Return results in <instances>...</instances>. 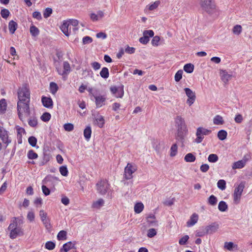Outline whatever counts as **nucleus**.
I'll return each instance as SVG.
<instances>
[{
  "label": "nucleus",
  "instance_id": "obj_32",
  "mask_svg": "<svg viewBox=\"0 0 252 252\" xmlns=\"http://www.w3.org/2000/svg\"><path fill=\"white\" fill-rule=\"evenodd\" d=\"M28 124L32 127H35L37 125L36 117L34 116L30 117V118L28 120Z\"/></svg>",
  "mask_w": 252,
  "mask_h": 252
},
{
  "label": "nucleus",
  "instance_id": "obj_14",
  "mask_svg": "<svg viewBox=\"0 0 252 252\" xmlns=\"http://www.w3.org/2000/svg\"><path fill=\"white\" fill-rule=\"evenodd\" d=\"M96 108H100L105 104L106 97L103 95L94 96Z\"/></svg>",
  "mask_w": 252,
  "mask_h": 252
},
{
  "label": "nucleus",
  "instance_id": "obj_5",
  "mask_svg": "<svg viewBox=\"0 0 252 252\" xmlns=\"http://www.w3.org/2000/svg\"><path fill=\"white\" fill-rule=\"evenodd\" d=\"M200 4L202 9L209 14H211L215 10L216 5L213 0H199Z\"/></svg>",
  "mask_w": 252,
  "mask_h": 252
},
{
  "label": "nucleus",
  "instance_id": "obj_48",
  "mask_svg": "<svg viewBox=\"0 0 252 252\" xmlns=\"http://www.w3.org/2000/svg\"><path fill=\"white\" fill-rule=\"evenodd\" d=\"M28 141H29V144L32 147H34L36 146V144L37 143V139L34 136H30L28 139Z\"/></svg>",
  "mask_w": 252,
  "mask_h": 252
},
{
  "label": "nucleus",
  "instance_id": "obj_20",
  "mask_svg": "<svg viewBox=\"0 0 252 252\" xmlns=\"http://www.w3.org/2000/svg\"><path fill=\"white\" fill-rule=\"evenodd\" d=\"M147 222L151 226H157L158 223L157 221L156 220V218L154 215L150 214L147 217Z\"/></svg>",
  "mask_w": 252,
  "mask_h": 252
},
{
  "label": "nucleus",
  "instance_id": "obj_22",
  "mask_svg": "<svg viewBox=\"0 0 252 252\" xmlns=\"http://www.w3.org/2000/svg\"><path fill=\"white\" fill-rule=\"evenodd\" d=\"M246 164L242 160H238L233 163L232 168L233 169H241L245 166Z\"/></svg>",
  "mask_w": 252,
  "mask_h": 252
},
{
  "label": "nucleus",
  "instance_id": "obj_16",
  "mask_svg": "<svg viewBox=\"0 0 252 252\" xmlns=\"http://www.w3.org/2000/svg\"><path fill=\"white\" fill-rule=\"evenodd\" d=\"M220 75L222 81L226 84L232 77V75L229 74L226 70H221L220 71Z\"/></svg>",
  "mask_w": 252,
  "mask_h": 252
},
{
  "label": "nucleus",
  "instance_id": "obj_33",
  "mask_svg": "<svg viewBox=\"0 0 252 252\" xmlns=\"http://www.w3.org/2000/svg\"><path fill=\"white\" fill-rule=\"evenodd\" d=\"M218 209L221 212H225L228 209V206L225 202L221 201L219 202Z\"/></svg>",
  "mask_w": 252,
  "mask_h": 252
},
{
  "label": "nucleus",
  "instance_id": "obj_49",
  "mask_svg": "<svg viewBox=\"0 0 252 252\" xmlns=\"http://www.w3.org/2000/svg\"><path fill=\"white\" fill-rule=\"evenodd\" d=\"M64 129L67 131H71L73 130L74 126L71 123L65 124L63 126Z\"/></svg>",
  "mask_w": 252,
  "mask_h": 252
},
{
  "label": "nucleus",
  "instance_id": "obj_24",
  "mask_svg": "<svg viewBox=\"0 0 252 252\" xmlns=\"http://www.w3.org/2000/svg\"><path fill=\"white\" fill-rule=\"evenodd\" d=\"M63 70L62 73H59L60 74L63 75L68 73L70 71V66L69 63L67 62H63Z\"/></svg>",
  "mask_w": 252,
  "mask_h": 252
},
{
  "label": "nucleus",
  "instance_id": "obj_15",
  "mask_svg": "<svg viewBox=\"0 0 252 252\" xmlns=\"http://www.w3.org/2000/svg\"><path fill=\"white\" fill-rule=\"evenodd\" d=\"M41 101L43 105L48 108H51L53 107V101L51 97L42 96L41 98Z\"/></svg>",
  "mask_w": 252,
  "mask_h": 252
},
{
  "label": "nucleus",
  "instance_id": "obj_43",
  "mask_svg": "<svg viewBox=\"0 0 252 252\" xmlns=\"http://www.w3.org/2000/svg\"><path fill=\"white\" fill-rule=\"evenodd\" d=\"M55 243L52 241H48L45 245V247L49 250H53L55 248Z\"/></svg>",
  "mask_w": 252,
  "mask_h": 252
},
{
  "label": "nucleus",
  "instance_id": "obj_51",
  "mask_svg": "<svg viewBox=\"0 0 252 252\" xmlns=\"http://www.w3.org/2000/svg\"><path fill=\"white\" fill-rule=\"evenodd\" d=\"M52 8L49 7L46 8L43 12L44 17L45 18L49 17L52 13Z\"/></svg>",
  "mask_w": 252,
  "mask_h": 252
},
{
  "label": "nucleus",
  "instance_id": "obj_58",
  "mask_svg": "<svg viewBox=\"0 0 252 252\" xmlns=\"http://www.w3.org/2000/svg\"><path fill=\"white\" fill-rule=\"evenodd\" d=\"M154 35V32L152 30H146L143 32V35L149 37H153Z\"/></svg>",
  "mask_w": 252,
  "mask_h": 252
},
{
  "label": "nucleus",
  "instance_id": "obj_17",
  "mask_svg": "<svg viewBox=\"0 0 252 252\" xmlns=\"http://www.w3.org/2000/svg\"><path fill=\"white\" fill-rule=\"evenodd\" d=\"M198 216L196 213L193 214L190 217V219L187 221V225L190 227L194 225L198 221Z\"/></svg>",
  "mask_w": 252,
  "mask_h": 252
},
{
  "label": "nucleus",
  "instance_id": "obj_56",
  "mask_svg": "<svg viewBox=\"0 0 252 252\" xmlns=\"http://www.w3.org/2000/svg\"><path fill=\"white\" fill-rule=\"evenodd\" d=\"M82 41L83 44H87L91 43L93 41V39L89 36H86L83 38Z\"/></svg>",
  "mask_w": 252,
  "mask_h": 252
},
{
  "label": "nucleus",
  "instance_id": "obj_36",
  "mask_svg": "<svg viewBox=\"0 0 252 252\" xmlns=\"http://www.w3.org/2000/svg\"><path fill=\"white\" fill-rule=\"evenodd\" d=\"M227 132L224 130H220L218 133V137L220 140H224L226 138Z\"/></svg>",
  "mask_w": 252,
  "mask_h": 252
},
{
  "label": "nucleus",
  "instance_id": "obj_39",
  "mask_svg": "<svg viewBox=\"0 0 252 252\" xmlns=\"http://www.w3.org/2000/svg\"><path fill=\"white\" fill-rule=\"evenodd\" d=\"M218 201L217 198L214 195H211L208 198V203L212 206H215Z\"/></svg>",
  "mask_w": 252,
  "mask_h": 252
},
{
  "label": "nucleus",
  "instance_id": "obj_57",
  "mask_svg": "<svg viewBox=\"0 0 252 252\" xmlns=\"http://www.w3.org/2000/svg\"><path fill=\"white\" fill-rule=\"evenodd\" d=\"M16 130L18 137H21L22 133H25V129L18 126H16Z\"/></svg>",
  "mask_w": 252,
  "mask_h": 252
},
{
  "label": "nucleus",
  "instance_id": "obj_41",
  "mask_svg": "<svg viewBox=\"0 0 252 252\" xmlns=\"http://www.w3.org/2000/svg\"><path fill=\"white\" fill-rule=\"evenodd\" d=\"M28 157L30 159H34L38 158V155L32 150H31L28 153Z\"/></svg>",
  "mask_w": 252,
  "mask_h": 252
},
{
  "label": "nucleus",
  "instance_id": "obj_38",
  "mask_svg": "<svg viewBox=\"0 0 252 252\" xmlns=\"http://www.w3.org/2000/svg\"><path fill=\"white\" fill-rule=\"evenodd\" d=\"M50 92L52 94H55L58 90L59 87L57 84L54 82H51L50 84Z\"/></svg>",
  "mask_w": 252,
  "mask_h": 252
},
{
  "label": "nucleus",
  "instance_id": "obj_42",
  "mask_svg": "<svg viewBox=\"0 0 252 252\" xmlns=\"http://www.w3.org/2000/svg\"><path fill=\"white\" fill-rule=\"evenodd\" d=\"M219 158L216 154H211L208 158V160L210 162H216L218 160Z\"/></svg>",
  "mask_w": 252,
  "mask_h": 252
},
{
  "label": "nucleus",
  "instance_id": "obj_7",
  "mask_svg": "<svg viewBox=\"0 0 252 252\" xmlns=\"http://www.w3.org/2000/svg\"><path fill=\"white\" fill-rule=\"evenodd\" d=\"M211 133V130L208 129H206L202 127H199L197 129L196 135L197 138L195 139V142L197 143H201L203 138V135H208Z\"/></svg>",
  "mask_w": 252,
  "mask_h": 252
},
{
  "label": "nucleus",
  "instance_id": "obj_54",
  "mask_svg": "<svg viewBox=\"0 0 252 252\" xmlns=\"http://www.w3.org/2000/svg\"><path fill=\"white\" fill-rule=\"evenodd\" d=\"M189 239V236L188 235H185L184 237L181 238L179 241V243L181 245H184L186 244V242Z\"/></svg>",
  "mask_w": 252,
  "mask_h": 252
},
{
  "label": "nucleus",
  "instance_id": "obj_18",
  "mask_svg": "<svg viewBox=\"0 0 252 252\" xmlns=\"http://www.w3.org/2000/svg\"><path fill=\"white\" fill-rule=\"evenodd\" d=\"M75 244L72 243L71 242H68L63 244V247L60 249V252H67L72 249H75Z\"/></svg>",
  "mask_w": 252,
  "mask_h": 252
},
{
  "label": "nucleus",
  "instance_id": "obj_64",
  "mask_svg": "<svg viewBox=\"0 0 252 252\" xmlns=\"http://www.w3.org/2000/svg\"><path fill=\"white\" fill-rule=\"evenodd\" d=\"M32 17L36 19L37 20H40L42 19L41 13L38 11H35L32 13Z\"/></svg>",
  "mask_w": 252,
  "mask_h": 252
},
{
  "label": "nucleus",
  "instance_id": "obj_50",
  "mask_svg": "<svg viewBox=\"0 0 252 252\" xmlns=\"http://www.w3.org/2000/svg\"><path fill=\"white\" fill-rule=\"evenodd\" d=\"M0 14L3 18L6 19L9 15L10 12L7 9H3L1 10Z\"/></svg>",
  "mask_w": 252,
  "mask_h": 252
},
{
  "label": "nucleus",
  "instance_id": "obj_6",
  "mask_svg": "<svg viewBox=\"0 0 252 252\" xmlns=\"http://www.w3.org/2000/svg\"><path fill=\"white\" fill-rule=\"evenodd\" d=\"M137 170L135 165L128 163L125 168L124 178L126 180H130L133 178L132 174Z\"/></svg>",
  "mask_w": 252,
  "mask_h": 252
},
{
  "label": "nucleus",
  "instance_id": "obj_2",
  "mask_svg": "<svg viewBox=\"0 0 252 252\" xmlns=\"http://www.w3.org/2000/svg\"><path fill=\"white\" fill-rule=\"evenodd\" d=\"M175 124L177 128L176 139L183 146L185 137L188 131L184 118L181 116H176L175 118Z\"/></svg>",
  "mask_w": 252,
  "mask_h": 252
},
{
  "label": "nucleus",
  "instance_id": "obj_25",
  "mask_svg": "<svg viewBox=\"0 0 252 252\" xmlns=\"http://www.w3.org/2000/svg\"><path fill=\"white\" fill-rule=\"evenodd\" d=\"M144 209V205L141 202H138L135 204L134 210L136 213H140Z\"/></svg>",
  "mask_w": 252,
  "mask_h": 252
},
{
  "label": "nucleus",
  "instance_id": "obj_47",
  "mask_svg": "<svg viewBox=\"0 0 252 252\" xmlns=\"http://www.w3.org/2000/svg\"><path fill=\"white\" fill-rule=\"evenodd\" d=\"M60 172L62 175L67 176L68 175V170L66 166H62L60 168Z\"/></svg>",
  "mask_w": 252,
  "mask_h": 252
},
{
  "label": "nucleus",
  "instance_id": "obj_11",
  "mask_svg": "<svg viewBox=\"0 0 252 252\" xmlns=\"http://www.w3.org/2000/svg\"><path fill=\"white\" fill-rule=\"evenodd\" d=\"M110 91L116 97L122 98L124 94V86L121 87L112 86L110 88Z\"/></svg>",
  "mask_w": 252,
  "mask_h": 252
},
{
  "label": "nucleus",
  "instance_id": "obj_28",
  "mask_svg": "<svg viewBox=\"0 0 252 252\" xmlns=\"http://www.w3.org/2000/svg\"><path fill=\"white\" fill-rule=\"evenodd\" d=\"M91 127L89 126H87L86 128L84 130V136L87 141H88L91 138Z\"/></svg>",
  "mask_w": 252,
  "mask_h": 252
},
{
  "label": "nucleus",
  "instance_id": "obj_63",
  "mask_svg": "<svg viewBox=\"0 0 252 252\" xmlns=\"http://www.w3.org/2000/svg\"><path fill=\"white\" fill-rule=\"evenodd\" d=\"M91 65H92V67L93 68V69L95 70H97L100 69V66H101L100 64L99 63L96 62H93L91 63Z\"/></svg>",
  "mask_w": 252,
  "mask_h": 252
},
{
  "label": "nucleus",
  "instance_id": "obj_53",
  "mask_svg": "<svg viewBox=\"0 0 252 252\" xmlns=\"http://www.w3.org/2000/svg\"><path fill=\"white\" fill-rule=\"evenodd\" d=\"M171 152L170 153V156L171 157L175 156L177 152V146L176 144H173L171 147Z\"/></svg>",
  "mask_w": 252,
  "mask_h": 252
},
{
  "label": "nucleus",
  "instance_id": "obj_29",
  "mask_svg": "<svg viewBox=\"0 0 252 252\" xmlns=\"http://www.w3.org/2000/svg\"><path fill=\"white\" fill-rule=\"evenodd\" d=\"M213 123L217 125H222L224 123V121L221 116L218 115L214 118Z\"/></svg>",
  "mask_w": 252,
  "mask_h": 252
},
{
  "label": "nucleus",
  "instance_id": "obj_34",
  "mask_svg": "<svg viewBox=\"0 0 252 252\" xmlns=\"http://www.w3.org/2000/svg\"><path fill=\"white\" fill-rule=\"evenodd\" d=\"M194 69V65L190 63L186 64L184 66V70L188 73H191Z\"/></svg>",
  "mask_w": 252,
  "mask_h": 252
},
{
  "label": "nucleus",
  "instance_id": "obj_9",
  "mask_svg": "<svg viewBox=\"0 0 252 252\" xmlns=\"http://www.w3.org/2000/svg\"><path fill=\"white\" fill-rule=\"evenodd\" d=\"M244 187V183H241L238 187L235 188L233 193L234 201L235 203H238L239 202Z\"/></svg>",
  "mask_w": 252,
  "mask_h": 252
},
{
  "label": "nucleus",
  "instance_id": "obj_23",
  "mask_svg": "<svg viewBox=\"0 0 252 252\" xmlns=\"http://www.w3.org/2000/svg\"><path fill=\"white\" fill-rule=\"evenodd\" d=\"M7 107V103L6 100L2 98L0 100V113L1 114L4 113Z\"/></svg>",
  "mask_w": 252,
  "mask_h": 252
},
{
  "label": "nucleus",
  "instance_id": "obj_40",
  "mask_svg": "<svg viewBox=\"0 0 252 252\" xmlns=\"http://www.w3.org/2000/svg\"><path fill=\"white\" fill-rule=\"evenodd\" d=\"M218 188L223 190L226 188V182L224 180H220L217 183Z\"/></svg>",
  "mask_w": 252,
  "mask_h": 252
},
{
  "label": "nucleus",
  "instance_id": "obj_8",
  "mask_svg": "<svg viewBox=\"0 0 252 252\" xmlns=\"http://www.w3.org/2000/svg\"><path fill=\"white\" fill-rule=\"evenodd\" d=\"M96 187L98 193L104 195L107 192L109 185L107 180H101L96 184Z\"/></svg>",
  "mask_w": 252,
  "mask_h": 252
},
{
  "label": "nucleus",
  "instance_id": "obj_60",
  "mask_svg": "<svg viewBox=\"0 0 252 252\" xmlns=\"http://www.w3.org/2000/svg\"><path fill=\"white\" fill-rule=\"evenodd\" d=\"M42 192L45 196H47L50 193V190L45 186H42Z\"/></svg>",
  "mask_w": 252,
  "mask_h": 252
},
{
  "label": "nucleus",
  "instance_id": "obj_13",
  "mask_svg": "<svg viewBox=\"0 0 252 252\" xmlns=\"http://www.w3.org/2000/svg\"><path fill=\"white\" fill-rule=\"evenodd\" d=\"M219 228V225L217 222L212 223L211 224L205 227L206 233L213 234L216 232Z\"/></svg>",
  "mask_w": 252,
  "mask_h": 252
},
{
  "label": "nucleus",
  "instance_id": "obj_19",
  "mask_svg": "<svg viewBox=\"0 0 252 252\" xmlns=\"http://www.w3.org/2000/svg\"><path fill=\"white\" fill-rule=\"evenodd\" d=\"M94 123L99 127H102L105 123L104 117L101 115H97L95 119Z\"/></svg>",
  "mask_w": 252,
  "mask_h": 252
},
{
  "label": "nucleus",
  "instance_id": "obj_59",
  "mask_svg": "<svg viewBox=\"0 0 252 252\" xmlns=\"http://www.w3.org/2000/svg\"><path fill=\"white\" fill-rule=\"evenodd\" d=\"M234 120L236 123L240 124L241 123L243 120V116L241 114H237L235 117Z\"/></svg>",
  "mask_w": 252,
  "mask_h": 252
},
{
  "label": "nucleus",
  "instance_id": "obj_26",
  "mask_svg": "<svg viewBox=\"0 0 252 252\" xmlns=\"http://www.w3.org/2000/svg\"><path fill=\"white\" fill-rule=\"evenodd\" d=\"M104 201L103 199L100 198L98 200L93 202L92 204V208L99 209L102 207L104 204Z\"/></svg>",
  "mask_w": 252,
  "mask_h": 252
},
{
  "label": "nucleus",
  "instance_id": "obj_44",
  "mask_svg": "<svg viewBox=\"0 0 252 252\" xmlns=\"http://www.w3.org/2000/svg\"><path fill=\"white\" fill-rule=\"evenodd\" d=\"M242 28L240 25H237L233 27V32L237 35H239L242 32Z\"/></svg>",
  "mask_w": 252,
  "mask_h": 252
},
{
  "label": "nucleus",
  "instance_id": "obj_3",
  "mask_svg": "<svg viewBox=\"0 0 252 252\" xmlns=\"http://www.w3.org/2000/svg\"><path fill=\"white\" fill-rule=\"evenodd\" d=\"M14 219V220L8 227V229L10 231L9 237L12 239L16 238L18 236L23 235V229L20 227H17V222L16 220L18 218L15 217Z\"/></svg>",
  "mask_w": 252,
  "mask_h": 252
},
{
  "label": "nucleus",
  "instance_id": "obj_35",
  "mask_svg": "<svg viewBox=\"0 0 252 252\" xmlns=\"http://www.w3.org/2000/svg\"><path fill=\"white\" fill-rule=\"evenodd\" d=\"M31 34L32 36L35 37L39 34V30L35 26H32L30 29Z\"/></svg>",
  "mask_w": 252,
  "mask_h": 252
},
{
  "label": "nucleus",
  "instance_id": "obj_4",
  "mask_svg": "<svg viewBox=\"0 0 252 252\" xmlns=\"http://www.w3.org/2000/svg\"><path fill=\"white\" fill-rule=\"evenodd\" d=\"M78 25V21L75 19H70L66 22H64L61 26V29L63 33L67 36H68L71 32V26L77 27Z\"/></svg>",
  "mask_w": 252,
  "mask_h": 252
},
{
  "label": "nucleus",
  "instance_id": "obj_21",
  "mask_svg": "<svg viewBox=\"0 0 252 252\" xmlns=\"http://www.w3.org/2000/svg\"><path fill=\"white\" fill-rule=\"evenodd\" d=\"M18 27V24L16 22L13 20H11L9 22L8 29L9 32L11 34H13Z\"/></svg>",
  "mask_w": 252,
  "mask_h": 252
},
{
  "label": "nucleus",
  "instance_id": "obj_12",
  "mask_svg": "<svg viewBox=\"0 0 252 252\" xmlns=\"http://www.w3.org/2000/svg\"><path fill=\"white\" fill-rule=\"evenodd\" d=\"M0 138L2 142L6 144L5 148L11 142V140L9 138L8 131L5 129L0 131Z\"/></svg>",
  "mask_w": 252,
  "mask_h": 252
},
{
  "label": "nucleus",
  "instance_id": "obj_52",
  "mask_svg": "<svg viewBox=\"0 0 252 252\" xmlns=\"http://www.w3.org/2000/svg\"><path fill=\"white\" fill-rule=\"evenodd\" d=\"M157 234L156 230L154 228L149 229L148 231L147 236L149 238H152Z\"/></svg>",
  "mask_w": 252,
  "mask_h": 252
},
{
  "label": "nucleus",
  "instance_id": "obj_31",
  "mask_svg": "<svg viewBox=\"0 0 252 252\" xmlns=\"http://www.w3.org/2000/svg\"><path fill=\"white\" fill-rule=\"evenodd\" d=\"M184 159L186 162H192L195 160L196 158L192 153H188L185 156Z\"/></svg>",
  "mask_w": 252,
  "mask_h": 252
},
{
  "label": "nucleus",
  "instance_id": "obj_45",
  "mask_svg": "<svg viewBox=\"0 0 252 252\" xmlns=\"http://www.w3.org/2000/svg\"><path fill=\"white\" fill-rule=\"evenodd\" d=\"M40 118L42 121L46 122L49 121L51 119V115L49 113L45 112L42 114Z\"/></svg>",
  "mask_w": 252,
  "mask_h": 252
},
{
  "label": "nucleus",
  "instance_id": "obj_10",
  "mask_svg": "<svg viewBox=\"0 0 252 252\" xmlns=\"http://www.w3.org/2000/svg\"><path fill=\"white\" fill-rule=\"evenodd\" d=\"M184 91L186 93L188 99L187 100V103L191 106L195 101L196 96L194 92H193L189 88H185Z\"/></svg>",
  "mask_w": 252,
  "mask_h": 252
},
{
  "label": "nucleus",
  "instance_id": "obj_27",
  "mask_svg": "<svg viewBox=\"0 0 252 252\" xmlns=\"http://www.w3.org/2000/svg\"><path fill=\"white\" fill-rule=\"evenodd\" d=\"M224 248L231 251H232L233 249L237 250L238 246L237 245H234V243L231 242H225L224 243Z\"/></svg>",
  "mask_w": 252,
  "mask_h": 252
},
{
  "label": "nucleus",
  "instance_id": "obj_62",
  "mask_svg": "<svg viewBox=\"0 0 252 252\" xmlns=\"http://www.w3.org/2000/svg\"><path fill=\"white\" fill-rule=\"evenodd\" d=\"M159 2L158 1H155L149 6V9L150 10H153L156 9L159 5Z\"/></svg>",
  "mask_w": 252,
  "mask_h": 252
},
{
  "label": "nucleus",
  "instance_id": "obj_37",
  "mask_svg": "<svg viewBox=\"0 0 252 252\" xmlns=\"http://www.w3.org/2000/svg\"><path fill=\"white\" fill-rule=\"evenodd\" d=\"M67 233L64 230L60 231L57 235V239L58 240H64L67 239Z\"/></svg>",
  "mask_w": 252,
  "mask_h": 252
},
{
  "label": "nucleus",
  "instance_id": "obj_55",
  "mask_svg": "<svg viewBox=\"0 0 252 252\" xmlns=\"http://www.w3.org/2000/svg\"><path fill=\"white\" fill-rule=\"evenodd\" d=\"M139 42L143 44H147L150 39L149 37L146 36L145 35H143V37H141L139 38Z\"/></svg>",
  "mask_w": 252,
  "mask_h": 252
},
{
  "label": "nucleus",
  "instance_id": "obj_1",
  "mask_svg": "<svg viewBox=\"0 0 252 252\" xmlns=\"http://www.w3.org/2000/svg\"><path fill=\"white\" fill-rule=\"evenodd\" d=\"M18 97L17 108L18 117L22 122H24L26 118L30 117L31 115L30 91L26 85H23L18 89Z\"/></svg>",
  "mask_w": 252,
  "mask_h": 252
},
{
  "label": "nucleus",
  "instance_id": "obj_46",
  "mask_svg": "<svg viewBox=\"0 0 252 252\" xmlns=\"http://www.w3.org/2000/svg\"><path fill=\"white\" fill-rule=\"evenodd\" d=\"M183 73L182 70H179L176 72L175 75V80L176 82H179L181 80L182 78Z\"/></svg>",
  "mask_w": 252,
  "mask_h": 252
},
{
  "label": "nucleus",
  "instance_id": "obj_30",
  "mask_svg": "<svg viewBox=\"0 0 252 252\" xmlns=\"http://www.w3.org/2000/svg\"><path fill=\"white\" fill-rule=\"evenodd\" d=\"M109 75L108 69L106 67H103L100 72V76L104 79H107L109 77Z\"/></svg>",
  "mask_w": 252,
  "mask_h": 252
},
{
  "label": "nucleus",
  "instance_id": "obj_61",
  "mask_svg": "<svg viewBox=\"0 0 252 252\" xmlns=\"http://www.w3.org/2000/svg\"><path fill=\"white\" fill-rule=\"evenodd\" d=\"M160 38L158 36H154L151 41V43L154 46H157L158 45V43L159 41Z\"/></svg>",
  "mask_w": 252,
  "mask_h": 252
}]
</instances>
